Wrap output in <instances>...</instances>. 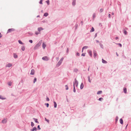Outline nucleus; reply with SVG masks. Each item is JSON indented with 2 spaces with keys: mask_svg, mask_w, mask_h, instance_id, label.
Returning a JSON list of instances; mask_svg holds the SVG:
<instances>
[{
  "mask_svg": "<svg viewBox=\"0 0 131 131\" xmlns=\"http://www.w3.org/2000/svg\"><path fill=\"white\" fill-rule=\"evenodd\" d=\"M42 42V40H41L39 42L37 43L34 47V50H36L41 45V44Z\"/></svg>",
  "mask_w": 131,
  "mask_h": 131,
  "instance_id": "nucleus-1",
  "label": "nucleus"
},
{
  "mask_svg": "<svg viewBox=\"0 0 131 131\" xmlns=\"http://www.w3.org/2000/svg\"><path fill=\"white\" fill-rule=\"evenodd\" d=\"M42 59L44 60L47 61L49 59L47 57H42Z\"/></svg>",
  "mask_w": 131,
  "mask_h": 131,
  "instance_id": "nucleus-2",
  "label": "nucleus"
},
{
  "mask_svg": "<svg viewBox=\"0 0 131 131\" xmlns=\"http://www.w3.org/2000/svg\"><path fill=\"white\" fill-rule=\"evenodd\" d=\"M15 30L13 28L9 29H8L7 31V32H11L12 31H14Z\"/></svg>",
  "mask_w": 131,
  "mask_h": 131,
  "instance_id": "nucleus-3",
  "label": "nucleus"
},
{
  "mask_svg": "<svg viewBox=\"0 0 131 131\" xmlns=\"http://www.w3.org/2000/svg\"><path fill=\"white\" fill-rule=\"evenodd\" d=\"M12 66V64L9 63L8 64H7L6 66V67H10Z\"/></svg>",
  "mask_w": 131,
  "mask_h": 131,
  "instance_id": "nucleus-4",
  "label": "nucleus"
},
{
  "mask_svg": "<svg viewBox=\"0 0 131 131\" xmlns=\"http://www.w3.org/2000/svg\"><path fill=\"white\" fill-rule=\"evenodd\" d=\"M74 84H75L76 86H77L78 85V82L77 80L76 79H75V82H74Z\"/></svg>",
  "mask_w": 131,
  "mask_h": 131,
  "instance_id": "nucleus-5",
  "label": "nucleus"
},
{
  "mask_svg": "<svg viewBox=\"0 0 131 131\" xmlns=\"http://www.w3.org/2000/svg\"><path fill=\"white\" fill-rule=\"evenodd\" d=\"M93 54H94V58H95L96 57L97 55V54L96 53V52L95 51H93Z\"/></svg>",
  "mask_w": 131,
  "mask_h": 131,
  "instance_id": "nucleus-6",
  "label": "nucleus"
},
{
  "mask_svg": "<svg viewBox=\"0 0 131 131\" xmlns=\"http://www.w3.org/2000/svg\"><path fill=\"white\" fill-rule=\"evenodd\" d=\"M35 73V70L34 69H32L31 70V73H30L31 75H34Z\"/></svg>",
  "mask_w": 131,
  "mask_h": 131,
  "instance_id": "nucleus-7",
  "label": "nucleus"
},
{
  "mask_svg": "<svg viewBox=\"0 0 131 131\" xmlns=\"http://www.w3.org/2000/svg\"><path fill=\"white\" fill-rule=\"evenodd\" d=\"M42 47L43 49H45L46 46V45L45 42H43L42 43Z\"/></svg>",
  "mask_w": 131,
  "mask_h": 131,
  "instance_id": "nucleus-8",
  "label": "nucleus"
},
{
  "mask_svg": "<svg viewBox=\"0 0 131 131\" xmlns=\"http://www.w3.org/2000/svg\"><path fill=\"white\" fill-rule=\"evenodd\" d=\"M37 130L36 127H34L32 129H31V131H34L35 130L36 131Z\"/></svg>",
  "mask_w": 131,
  "mask_h": 131,
  "instance_id": "nucleus-9",
  "label": "nucleus"
},
{
  "mask_svg": "<svg viewBox=\"0 0 131 131\" xmlns=\"http://www.w3.org/2000/svg\"><path fill=\"white\" fill-rule=\"evenodd\" d=\"M43 29L41 27H39L38 28V30L39 31H40L41 30H42Z\"/></svg>",
  "mask_w": 131,
  "mask_h": 131,
  "instance_id": "nucleus-10",
  "label": "nucleus"
},
{
  "mask_svg": "<svg viewBox=\"0 0 131 131\" xmlns=\"http://www.w3.org/2000/svg\"><path fill=\"white\" fill-rule=\"evenodd\" d=\"M7 122V120L6 119H4L2 121V123H5Z\"/></svg>",
  "mask_w": 131,
  "mask_h": 131,
  "instance_id": "nucleus-11",
  "label": "nucleus"
},
{
  "mask_svg": "<svg viewBox=\"0 0 131 131\" xmlns=\"http://www.w3.org/2000/svg\"><path fill=\"white\" fill-rule=\"evenodd\" d=\"M88 47L87 46H85L83 48H82V52H83V50L84 49H87V48H88Z\"/></svg>",
  "mask_w": 131,
  "mask_h": 131,
  "instance_id": "nucleus-12",
  "label": "nucleus"
},
{
  "mask_svg": "<svg viewBox=\"0 0 131 131\" xmlns=\"http://www.w3.org/2000/svg\"><path fill=\"white\" fill-rule=\"evenodd\" d=\"M89 54L91 57L92 56V52L91 51H89Z\"/></svg>",
  "mask_w": 131,
  "mask_h": 131,
  "instance_id": "nucleus-13",
  "label": "nucleus"
},
{
  "mask_svg": "<svg viewBox=\"0 0 131 131\" xmlns=\"http://www.w3.org/2000/svg\"><path fill=\"white\" fill-rule=\"evenodd\" d=\"M119 121H120V123L121 124H123V119L122 118H121L119 120Z\"/></svg>",
  "mask_w": 131,
  "mask_h": 131,
  "instance_id": "nucleus-14",
  "label": "nucleus"
},
{
  "mask_svg": "<svg viewBox=\"0 0 131 131\" xmlns=\"http://www.w3.org/2000/svg\"><path fill=\"white\" fill-rule=\"evenodd\" d=\"M102 62L104 63H107V62L105 60H104L103 59H102Z\"/></svg>",
  "mask_w": 131,
  "mask_h": 131,
  "instance_id": "nucleus-15",
  "label": "nucleus"
},
{
  "mask_svg": "<svg viewBox=\"0 0 131 131\" xmlns=\"http://www.w3.org/2000/svg\"><path fill=\"white\" fill-rule=\"evenodd\" d=\"M33 119H34V120L35 121V122L36 123H39V122L38 121V119H37L35 118H33Z\"/></svg>",
  "mask_w": 131,
  "mask_h": 131,
  "instance_id": "nucleus-16",
  "label": "nucleus"
},
{
  "mask_svg": "<svg viewBox=\"0 0 131 131\" xmlns=\"http://www.w3.org/2000/svg\"><path fill=\"white\" fill-rule=\"evenodd\" d=\"M84 86L83 84V83H82L81 84L80 86V88L81 89H82L83 88Z\"/></svg>",
  "mask_w": 131,
  "mask_h": 131,
  "instance_id": "nucleus-17",
  "label": "nucleus"
},
{
  "mask_svg": "<svg viewBox=\"0 0 131 131\" xmlns=\"http://www.w3.org/2000/svg\"><path fill=\"white\" fill-rule=\"evenodd\" d=\"M76 0H73L72 2V5H75V4Z\"/></svg>",
  "mask_w": 131,
  "mask_h": 131,
  "instance_id": "nucleus-18",
  "label": "nucleus"
},
{
  "mask_svg": "<svg viewBox=\"0 0 131 131\" xmlns=\"http://www.w3.org/2000/svg\"><path fill=\"white\" fill-rule=\"evenodd\" d=\"M123 90L124 92L125 93H126L127 91L126 88H124L123 89Z\"/></svg>",
  "mask_w": 131,
  "mask_h": 131,
  "instance_id": "nucleus-19",
  "label": "nucleus"
},
{
  "mask_svg": "<svg viewBox=\"0 0 131 131\" xmlns=\"http://www.w3.org/2000/svg\"><path fill=\"white\" fill-rule=\"evenodd\" d=\"M53 102L54 103V107L55 108H56L57 106V104L54 101Z\"/></svg>",
  "mask_w": 131,
  "mask_h": 131,
  "instance_id": "nucleus-20",
  "label": "nucleus"
},
{
  "mask_svg": "<svg viewBox=\"0 0 131 131\" xmlns=\"http://www.w3.org/2000/svg\"><path fill=\"white\" fill-rule=\"evenodd\" d=\"M48 15V13H46L44 14V16L46 17Z\"/></svg>",
  "mask_w": 131,
  "mask_h": 131,
  "instance_id": "nucleus-21",
  "label": "nucleus"
},
{
  "mask_svg": "<svg viewBox=\"0 0 131 131\" xmlns=\"http://www.w3.org/2000/svg\"><path fill=\"white\" fill-rule=\"evenodd\" d=\"M94 28L92 27L91 29V30H90V32H93V31H94Z\"/></svg>",
  "mask_w": 131,
  "mask_h": 131,
  "instance_id": "nucleus-22",
  "label": "nucleus"
},
{
  "mask_svg": "<svg viewBox=\"0 0 131 131\" xmlns=\"http://www.w3.org/2000/svg\"><path fill=\"white\" fill-rule=\"evenodd\" d=\"M14 58H17V55L15 54H14Z\"/></svg>",
  "mask_w": 131,
  "mask_h": 131,
  "instance_id": "nucleus-23",
  "label": "nucleus"
},
{
  "mask_svg": "<svg viewBox=\"0 0 131 131\" xmlns=\"http://www.w3.org/2000/svg\"><path fill=\"white\" fill-rule=\"evenodd\" d=\"M21 49L23 51H24L25 50V48L23 46L21 47Z\"/></svg>",
  "mask_w": 131,
  "mask_h": 131,
  "instance_id": "nucleus-24",
  "label": "nucleus"
},
{
  "mask_svg": "<svg viewBox=\"0 0 131 131\" xmlns=\"http://www.w3.org/2000/svg\"><path fill=\"white\" fill-rule=\"evenodd\" d=\"M73 86H74L73 91L74 92H75V91H76V90H75V88L74 83H73Z\"/></svg>",
  "mask_w": 131,
  "mask_h": 131,
  "instance_id": "nucleus-25",
  "label": "nucleus"
},
{
  "mask_svg": "<svg viewBox=\"0 0 131 131\" xmlns=\"http://www.w3.org/2000/svg\"><path fill=\"white\" fill-rule=\"evenodd\" d=\"M61 63L62 62L59 61L58 62L57 65L59 66L61 64Z\"/></svg>",
  "mask_w": 131,
  "mask_h": 131,
  "instance_id": "nucleus-26",
  "label": "nucleus"
},
{
  "mask_svg": "<svg viewBox=\"0 0 131 131\" xmlns=\"http://www.w3.org/2000/svg\"><path fill=\"white\" fill-rule=\"evenodd\" d=\"M102 91H99L97 93V94H100L102 93Z\"/></svg>",
  "mask_w": 131,
  "mask_h": 131,
  "instance_id": "nucleus-27",
  "label": "nucleus"
},
{
  "mask_svg": "<svg viewBox=\"0 0 131 131\" xmlns=\"http://www.w3.org/2000/svg\"><path fill=\"white\" fill-rule=\"evenodd\" d=\"M0 99L2 100L5 99H6L5 98L3 97L2 96H0Z\"/></svg>",
  "mask_w": 131,
  "mask_h": 131,
  "instance_id": "nucleus-28",
  "label": "nucleus"
},
{
  "mask_svg": "<svg viewBox=\"0 0 131 131\" xmlns=\"http://www.w3.org/2000/svg\"><path fill=\"white\" fill-rule=\"evenodd\" d=\"M31 125L32 127H33L34 125V124L32 122H31Z\"/></svg>",
  "mask_w": 131,
  "mask_h": 131,
  "instance_id": "nucleus-29",
  "label": "nucleus"
},
{
  "mask_svg": "<svg viewBox=\"0 0 131 131\" xmlns=\"http://www.w3.org/2000/svg\"><path fill=\"white\" fill-rule=\"evenodd\" d=\"M18 42L19 43L23 45V43L20 40H19Z\"/></svg>",
  "mask_w": 131,
  "mask_h": 131,
  "instance_id": "nucleus-30",
  "label": "nucleus"
},
{
  "mask_svg": "<svg viewBox=\"0 0 131 131\" xmlns=\"http://www.w3.org/2000/svg\"><path fill=\"white\" fill-rule=\"evenodd\" d=\"M88 79L89 81L90 82H91V80H90V77H88Z\"/></svg>",
  "mask_w": 131,
  "mask_h": 131,
  "instance_id": "nucleus-31",
  "label": "nucleus"
},
{
  "mask_svg": "<svg viewBox=\"0 0 131 131\" xmlns=\"http://www.w3.org/2000/svg\"><path fill=\"white\" fill-rule=\"evenodd\" d=\"M12 82H9L8 83V85L9 86H11L12 84Z\"/></svg>",
  "mask_w": 131,
  "mask_h": 131,
  "instance_id": "nucleus-32",
  "label": "nucleus"
},
{
  "mask_svg": "<svg viewBox=\"0 0 131 131\" xmlns=\"http://www.w3.org/2000/svg\"><path fill=\"white\" fill-rule=\"evenodd\" d=\"M45 119L46 121H47L48 123H49V120L48 119H47L46 118H45Z\"/></svg>",
  "mask_w": 131,
  "mask_h": 131,
  "instance_id": "nucleus-33",
  "label": "nucleus"
},
{
  "mask_svg": "<svg viewBox=\"0 0 131 131\" xmlns=\"http://www.w3.org/2000/svg\"><path fill=\"white\" fill-rule=\"evenodd\" d=\"M37 81V79L36 78H34V83H35V82L36 81Z\"/></svg>",
  "mask_w": 131,
  "mask_h": 131,
  "instance_id": "nucleus-34",
  "label": "nucleus"
},
{
  "mask_svg": "<svg viewBox=\"0 0 131 131\" xmlns=\"http://www.w3.org/2000/svg\"><path fill=\"white\" fill-rule=\"evenodd\" d=\"M46 2L47 3L48 5H49V0H47L46 1Z\"/></svg>",
  "mask_w": 131,
  "mask_h": 131,
  "instance_id": "nucleus-35",
  "label": "nucleus"
},
{
  "mask_svg": "<svg viewBox=\"0 0 131 131\" xmlns=\"http://www.w3.org/2000/svg\"><path fill=\"white\" fill-rule=\"evenodd\" d=\"M63 58H62L60 60V61L61 62H62V61H63Z\"/></svg>",
  "mask_w": 131,
  "mask_h": 131,
  "instance_id": "nucleus-36",
  "label": "nucleus"
},
{
  "mask_svg": "<svg viewBox=\"0 0 131 131\" xmlns=\"http://www.w3.org/2000/svg\"><path fill=\"white\" fill-rule=\"evenodd\" d=\"M65 86L66 87V90H68V87L67 85H66Z\"/></svg>",
  "mask_w": 131,
  "mask_h": 131,
  "instance_id": "nucleus-37",
  "label": "nucleus"
},
{
  "mask_svg": "<svg viewBox=\"0 0 131 131\" xmlns=\"http://www.w3.org/2000/svg\"><path fill=\"white\" fill-rule=\"evenodd\" d=\"M103 98H100L99 99V100L100 101H101L102 100H103Z\"/></svg>",
  "mask_w": 131,
  "mask_h": 131,
  "instance_id": "nucleus-38",
  "label": "nucleus"
},
{
  "mask_svg": "<svg viewBox=\"0 0 131 131\" xmlns=\"http://www.w3.org/2000/svg\"><path fill=\"white\" fill-rule=\"evenodd\" d=\"M127 32L126 31V30L124 31V33L125 35H126L127 34Z\"/></svg>",
  "mask_w": 131,
  "mask_h": 131,
  "instance_id": "nucleus-39",
  "label": "nucleus"
},
{
  "mask_svg": "<svg viewBox=\"0 0 131 131\" xmlns=\"http://www.w3.org/2000/svg\"><path fill=\"white\" fill-rule=\"evenodd\" d=\"M103 9H101L100 10V11L101 12H102L103 11Z\"/></svg>",
  "mask_w": 131,
  "mask_h": 131,
  "instance_id": "nucleus-40",
  "label": "nucleus"
},
{
  "mask_svg": "<svg viewBox=\"0 0 131 131\" xmlns=\"http://www.w3.org/2000/svg\"><path fill=\"white\" fill-rule=\"evenodd\" d=\"M37 128H38V129H39V130H40V126L39 125H38V127H37Z\"/></svg>",
  "mask_w": 131,
  "mask_h": 131,
  "instance_id": "nucleus-41",
  "label": "nucleus"
},
{
  "mask_svg": "<svg viewBox=\"0 0 131 131\" xmlns=\"http://www.w3.org/2000/svg\"><path fill=\"white\" fill-rule=\"evenodd\" d=\"M95 17V14H94L93 15V17L94 18Z\"/></svg>",
  "mask_w": 131,
  "mask_h": 131,
  "instance_id": "nucleus-42",
  "label": "nucleus"
},
{
  "mask_svg": "<svg viewBox=\"0 0 131 131\" xmlns=\"http://www.w3.org/2000/svg\"><path fill=\"white\" fill-rule=\"evenodd\" d=\"M85 55V53H83L82 54V56H84Z\"/></svg>",
  "mask_w": 131,
  "mask_h": 131,
  "instance_id": "nucleus-43",
  "label": "nucleus"
},
{
  "mask_svg": "<svg viewBox=\"0 0 131 131\" xmlns=\"http://www.w3.org/2000/svg\"><path fill=\"white\" fill-rule=\"evenodd\" d=\"M29 42H30V43H32V40H29Z\"/></svg>",
  "mask_w": 131,
  "mask_h": 131,
  "instance_id": "nucleus-44",
  "label": "nucleus"
},
{
  "mask_svg": "<svg viewBox=\"0 0 131 131\" xmlns=\"http://www.w3.org/2000/svg\"><path fill=\"white\" fill-rule=\"evenodd\" d=\"M116 44H117V43ZM117 44L118 45L121 47L122 46V45L121 43H117Z\"/></svg>",
  "mask_w": 131,
  "mask_h": 131,
  "instance_id": "nucleus-45",
  "label": "nucleus"
},
{
  "mask_svg": "<svg viewBox=\"0 0 131 131\" xmlns=\"http://www.w3.org/2000/svg\"><path fill=\"white\" fill-rule=\"evenodd\" d=\"M46 105L47 107H48L49 106V104L48 103H47L46 104Z\"/></svg>",
  "mask_w": 131,
  "mask_h": 131,
  "instance_id": "nucleus-46",
  "label": "nucleus"
},
{
  "mask_svg": "<svg viewBox=\"0 0 131 131\" xmlns=\"http://www.w3.org/2000/svg\"><path fill=\"white\" fill-rule=\"evenodd\" d=\"M39 34V33H38L37 32H35V34L36 35H37Z\"/></svg>",
  "mask_w": 131,
  "mask_h": 131,
  "instance_id": "nucleus-47",
  "label": "nucleus"
},
{
  "mask_svg": "<svg viewBox=\"0 0 131 131\" xmlns=\"http://www.w3.org/2000/svg\"><path fill=\"white\" fill-rule=\"evenodd\" d=\"M42 0H41L40 2V4H42Z\"/></svg>",
  "mask_w": 131,
  "mask_h": 131,
  "instance_id": "nucleus-48",
  "label": "nucleus"
},
{
  "mask_svg": "<svg viewBox=\"0 0 131 131\" xmlns=\"http://www.w3.org/2000/svg\"><path fill=\"white\" fill-rule=\"evenodd\" d=\"M2 35L1 34V33L0 32V38H1L2 37Z\"/></svg>",
  "mask_w": 131,
  "mask_h": 131,
  "instance_id": "nucleus-49",
  "label": "nucleus"
},
{
  "mask_svg": "<svg viewBox=\"0 0 131 131\" xmlns=\"http://www.w3.org/2000/svg\"><path fill=\"white\" fill-rule=\"evenodd\" d=\"M77 55L78 56H79L80 55V54L79 53H77Z\"/></svg>",
  "mask_w": 131,
  "mask_h": 131,
  "instance_id": "nucleus-50",
  "label": "nucleus"
},
{
  "mask_svg": "<svg viewBox=\"0 0 131 131\" xmlns=\"http://www.w3.org/2000/svg\"><path fill=\"white\" fill-rule=\"evenodd\" d=\"M47 101H49V99L47 97Z\"/></svg>",
  "mask_w": 131,
  "mask_h": 131,
  "instance_id": "nucleus-51",
  "label": "nucleus"
},
{
  "mask_svg": "<svg viewBox=\"0 0 131 131\" xmlns=\"http://www.w3.org/2000/svg\"><path fill=\"white\" fill-rule=\"evenodd\" d=\"M111 15H110V14H109L108 15V17H109L110 18L111 17Z\"/></svg>",
  "mask_w": 131,
  "mask_h": 131,
  "instance_id": "nucleus-52",
  "label": "nucleus"
},
{
  "mask_svg": "<svg viewBox=\"0 0 131 131\" xmlns=\"http://www.w3.org/2000/svg\"><path fill=\"white\" fill-rule=\"evenodd\" d=\"M118 39V37H116V39Z\"/></svg>",
  "mask_w": 131,
  "mask_h": 131,
  "instance_id": "nucleus-53",
  "label": "nucleus"
},
{
  "mask_svg": "<svg viewBox=\"0 0 131 131\" xmlns=\"http://www.w3.org/2000/svg\"><path fill=\"white\" fill-rule=\"evenodd\" d=\"M116 55H117V56H118V54H117V52H116Z\"/></svg>",
  "mask_w": 131,
  "mask_h": 131,
  "instance_id": "nucleus-54",
  "label": "nucleus"
},
{
  "mask_svg": "<svg viewBox=\"0 0 131 131\" xmlns=\"http://www.w3.org/2000/svg\"><path fill=\"white\" fill-rule=\"evenodd\" d=\"M96 42H99V41H98V40H96Z\"/></svg>",
  "mask_w": 131,
  "mask_h": 131,
  "instance_id": "nucleus-55",
  "label": "nucleus"
},
{
  "mask_svg": "<svg viewBox=\"0 0 131 131\" xmlns=\"http://www.w3.org/2000/svg\"><path fill=\"white\" fill-rule=\"evenodd\" d=\"M81 23H82V24H83V21H81Z\"/></svg>",
  "mask_w": 131,
  "mask_h": 131,
  "instance_id": "nucleus-56",
  "label": "nucleus"
},
{
  "mask_svg": "<svg viewBox=\"0 0 131 131\" xmlns=\"http://www.w3.org/2000/svg\"><path fill=\"white\" fill-rule=\"evenodd\" d=\"M112 14L113 15H114V13H112Z\"/></svg>",
  "mask_w": 131,
  "mask_h": 131,
  "instance_id": "nucleus-57",
  "label": "nucleus"
},
{
  "mask_svg": "<svg viewBox=\"0 0 131 131\" xmlns=\"http://www.w3.org/2000/svg\"><path fill=\"white\" fill-rule=\"evenodd\" d=\"M127 125H128V124L126 126V128L127 127Z\"/></svg>",
  "mask_w": 131,
  "mask_h": 131,
  "instance_id": "nucleus-58",
  "label": "nucleus"
},
{
  "mask_svg": "<svg viewBox=\"0 0 131 131\" xmlns=\"http://www.w3.org/2000/svg\"><path fill=\"white\" fill-rule=\"evenodd\" d=\"M117 119H116V121L117 122Z\"/></svg>",
  "mask_w": 131,
  "mask_h": 131,
  "instance_id": "nucleus-59",
  "label": "nucleus"
},
{
  "mask_svg": "<svg viewBox=\"0 0 131 131\" xmlns=\"http://www.w3.org/2000/svg\"><path fill=\"white\" fill-rule=\"evenodd\" d=\"M0 45H1V43H0Z\"/></svg>",
  "mask_w": 131,
  "mask_h": 131,
  "instance_id": "nucleus-60",
  "label": "nucleus"
}]
</instances>
